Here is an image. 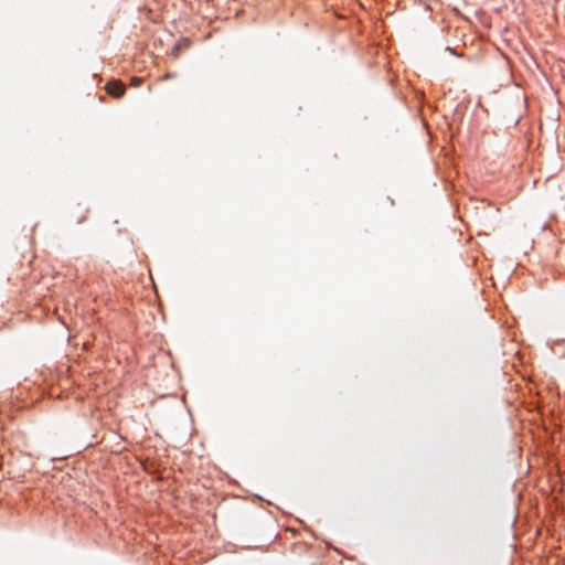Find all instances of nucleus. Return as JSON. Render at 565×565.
<instances>
[{
    "label": "nucleus",
    "mask_w": 565,
    "mask_h": 565,
    "mask_svg": "<svg viewBox=\"0 0 565 565\" xmlns=\"http://www.w3.org/2000/svg\"><path fill=\"white\" fill-rule=\"evenodd\" d=\"M105 89L110 96L119 98L125 94L126 86L119 81H114L107 83Z\"/></svg>",
    "instance_id": "1"
},
{
    "label": "nucleus",
    "mask_w": 565,
    "mask_h": 565,
    "mask_svg": "<svg viewBox=\"0 0 565 565\" xmlns=\"http://www.w3.org/2000/svg\"><path fill=\"white\" fill-rule=\"evenodd\" d=\"M141 83H142V78H140V77H132V78H131V85H132V86L138 87V86H140V85H141Z\"/></svg>",
    "instance_id": "2"
},
{
    "label": "nucleus",
    "mask_w": 565,
    "mask_h": 565,
    "mask_svg": "<svg viewBox=\"0 0 565 565\" xmlns=\"http://www.w3.org/2000/svg\"><path fill=\"white\" fill-rule=\"evenodd\" d=\"M171 77H172V75H171V74H166L163 78H164V79H169V78H171Z\"/></svg>",
    "instance_id": "3"
}]
</instances>
